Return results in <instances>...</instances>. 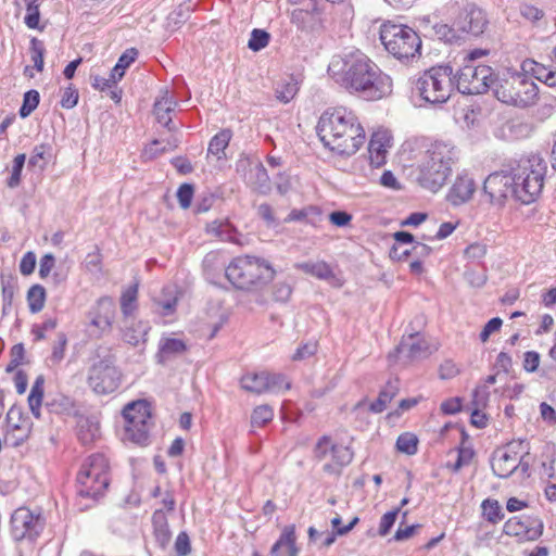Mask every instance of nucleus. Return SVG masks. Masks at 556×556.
Returning a JSON list of instances; mask_svg holds the SVG:
<instances>
[{
    "mask_svg": "<svg viewBox=\"0 0 556 556\" xmlns=\"http://www.w3.org/2000/svg\"><path fill=\"white\" fill-rule=\"evenodd\" d=\"M328 73L348 92L367 101H377L392 93V78L359 50L334 55Z\"/></svg>",
    "mask_w": 556,
    "mask_h": 556,
    "instance_id": "obj_1",
    "label": "nucleus"
},
{
    "mask_svg": "<svg viewBox=\"0 0 556 556\" xmlns=\"http://www.w3.org/2000/svg\"><path fill=\"white\" fill-rule=\"evenodd\" d=\"M317 131L324 146L341 155L355 154L365 141L358 117L345 108L326 111L319 118Z\"/></svg>",
    "mask_w": 556,
    "mask_h": 556,
    "instance_id": "obj_2",
    "label": "nucleus"
},
{
    "mask_svg": "<svg viewBox=\"0 0 556 556\" xmlns=\"http://www.w3.org/2000/svg\"><path fill=\"white\" fill-rule=\"evenodd\" d=\"M459 160L458 149L447 141H434L417 166V184L431 192H438L448 180L453 167Z\"/></svg>",
    "mask_w": 556,
    "mask_h": 556,
    "instance_id": "obj_3",
    "label": "nucleus"
},
{
    "mask_svg": "<svg viewBox=\"0 0 556 556\" xmlns=\"http://www.w3.org/2000/svg\"><path fill=\"white\" fill-rule=\"evenodd\" d=\"M270 263L262 257L244 255L235 257L225 268V276L236 288L258 290L275 278Z\"/></svg>",
    "mask_w": 556,
    "mask_h": 556,
    "instance_id": "obj_4",
    "label": "nucleus"
},
{
    "mask_svg": "<svg viewBox=\"0 0 556 556\" xmlns=\"http://www.w3.org/2000/svg\"><path fill=\"white\" fill-rule=\"evenodd\" d=\"M514 198L521 204L535 202L542 193L546 165L540 155H531L518 162L511 170Z\"/></svg>",
    "mask_w": 556,
    "mask_h": 556,
    "instance_id": "obj_5",
    "label": "nucleus"
},
{
    "mask_svg": "<svg viewBox=\"0 0 556 556\" xmlns=\"http://www.w3.org/2000/svg\"><path fill=\"white\" fill-rule=\"evenodd\" d=\"M485 49H473L464 59L462 68L455 75L457 90L464 94H481L494 84V72L491 66L479 63L486 56Z\"/></svg>",
    "mask_w": 556,
    "mask_h": 556,
    "instance_id": "obj_6",
    "label": "nucleus"
},
{
    "mask_svg": "<svg viewBox=\"0 0 556 556\" xmlns=\"http://www.w3.org/2000/svg\"><path fill=\"white\" fill-rule=\"evenodd\" d=\"M453 70L447 65L433 66L425 71L415 83V91L431 104L446 102L453 92Z\"/></svg>",
    "mask_w": 556,
    "mask_h": 556,
    "instance_id": "obj_7",
    "label": "nucleus"
},
{
    "mask_svg": "<svg viewBox=\"0 0 556 556\" xmlns=\"http://www.w3.org/2000/svg\"><path fill=\"white\" fill-rule=\"evenodd\" d=\"M380 40L384 49L397 60L415 58L421 48V40L413 28L391 22L381 25Z\"/></svg>",
    "mask_w": 556,
    "mask_h": 556,
    "instance_id": "obj_8",
    "label": "nucleus"
},
{
    "mask_svg": "<svg viewBox=\"0 0 556 556\" xmlns=\"http://www.w3.org/2000/svg\"><path fill=\"white\" fill-rule=\"evenodd\" d=\"M109 460L103 454H93L83 464L78 475L79 494L97 497L109 486Z\"/></svg>",
    "mask_w": 556,
    "mask_h": 556,
    "instance_id": "obj_9",
    "label": "nucleus"
},
{
    "mask_svg": "<svg viewBox=\"0 0 556 556\" xmlns=\"http://www.w3.org/2000/svg\"><path fill=\"white\" fill-rule=\"evenodd\" d=\"M494 93L503 103L525 108L536 99L538 86L525 75L514 74L501 80Z\"/></svg>",
    "mask_w": 556,
    "mask_h": 556,
    "instance_id": "obj_10",
    "label": "nucleus"
},
{
    "mask_svg": "<svg viewBox=\"0 0 556 556\" xmlns=\"http://www.w3.org/2000/svg\"><path fill=\"white\" fill-rule=\"evenodd\" d=\"M528 450L526 441H514L495 451L491 462L493 472L500 478H508L519 467L522 471H527L528 463L523 457L528 454Z\"/></svg>",
    "mask_w": 556,
    "mask_h": 556,
    "instance_id": "obj_11",
    "label": "nucleus"
},
{
    "mask_svg": "<svg viewBox=\"0 0 556 556\" xmlns=\"http://www.w3.org/2000/svg\"><path fill=\"white\" fill-rule=\"evenodd\" d=\"M121 382V372L114 365L112 356H105L94 362L88 374V383L98 394L114 392Z\"/></svg>",
    "mask_w": 556,
    "mask_h": 556,
    "instance_id": "obj_12",
    "label": "nucleus"
},
{
    "mask_svg": "<svg viewBox=\"0 0 556 556\" xmlns=\"http://www.w3.org/2000/svg\"><path fill=\"white\" fill-rule=\"evenodd\" d=\"M138 308V283L129 286L121 296V331L125 342L137 345L139 337L137 334L136 312Z\"/></svg>",
    "mask_w": 556,
    "mask_h": 556,
    "instance_id": "obj_13",
    "label": "nucleus"
},
{
    "mask_svg": "<svg viewBox=\"0 0 556 556\" xmlns=\"http://www.w3.org/2000/svg\"><path fill=\"white\" fill-rule=\"evenodd\" d=\"M437 349V345L432 344L425 336L412 333L402 339L394 353L389 354V358L396 357L403 364H408L429 357Z\"/></svg>",
    "mask_w": 556,
    "mask_h": 556,
    "instance_id": "obj_14",
    "label": "nucleus"
},
{
    "mask_svg": "<svg viewBox=\"0 0 556 556\" xmlns=\"http://www.w3.org/2000/svg\"><path fill=\"white\" fill-rule=\"evenodd\" d=\"M241 387L248 392L261 394L264 392L279 393L290 389L286 376L277 372H248L241 378Z\"/></svg>",
    "mask_w": 556,
    "mask_h": 556,
    "instance_id": "obj_15",
    "label": "nucleus"
},
{
    "mask_svg": "<svg viewBox=\"0 0 556 556\" xmlns=\"http://www.w3.org/2000/svg\"><path fill=\"white\" fill-rule=\"evenodd\" d=\"M482 191L490 205L502 208L509 195L514 197V178L510 173H492L485 178Z\"/></svg>",
    "mask_w": 556,
    "mask_h": 556,
    "instance_id": "obj_16",
    "label": "nucleus"
},
{
    "mask_svg": "<svg viewBox=\"0 0 556 556\" xmlns=\"http://www.w3.org/2000/svg\"><path fill=\"white\" fill-rule=\"evenodd\" d=\"M43 529V519L26 507H20L11 516V533L16 541L35 539Z\"/></svg>",
    "mask_w": 556,
    "mask_h": 556,
    "instance_id": "obj_17",
    "label": "nucleus"
},
{
    "mask_svg": "<svg viewBox=\"0 0 556 556\" xmlns=\"http://www.w3.org/2000/svg\"><path fill=\"white\" fill-rule=\"evenodd\" d=\"M115 318V303L109 298L99 299L88 312L89 331L94 337L111 331Z\"/></svg>",
    "mask_w": 556,
    "mask_h": 556,
    "instance_id": "obj_18",
    "label": "nucleus"
},
{
    "mask_svg": "<svg viewBox=\"0 0 556 556\" xmlns=\"http://www.w3.org/2000/svg\"><path fill=\"white\" fill-rule=\"evenodd\" d=\"M5 440L13 446L23 444L29 437L33 424L20 407L12 406L7 414Z\"/></svg>",
    "mask_w": 556,
    "mask_h": 556,
    "instance_id": "obj_19",
    "label": "nucleus"
},
{
    "mask_svg": "<svg viewBox=\"0 0 556 556\" xmlns=\"http://www.w3.org/2000/svg\"><path fill=\"white\" fill-rule=\"evenodd\" d=\"M139 400L129 402L122 410L118 435L127 446L139 444Z\"/></svg>",
    "mask_w": 556,
    "mask_h": 556,
    "instance_id": "obj_20",
    "label": "nucleus"
},
{
    "mask_svg": "<svg viewBox=\"0 0 556 556\" xmlns=\"http://www.w3.org/2000/svg\"><path fill=\"white\" fill-rule=\"evenodd\" d=\"M503 532L520 541H535L543 533V522L538 518L526 517L521 519L514 517L504 523Z\"/></svg>",
    "mask_w": 556,
    "mask_h": 556,
    "instance_id": "obj_21",
    "label": "nucleus"
},
{
    "mask_svg": "<svg viewBox=\"0 0 556 556\" xmlns=\"http://www.w3.org/2000/svg\"><path fill=\"white\" fill-rule=\"evenodd\" d=\"M393 137L388 129L376 130L369 140V163L372 167H381L387 162L389 150L392 148Z\"/></svg>",
    "mask_w": 556,
    "mask_h": 556,
    "instance_id": "obj_22",
    "label": "nucleus"
},
{
    "mask_svg": "<svg viewBox=\"0 0 556 556\" xmlns=\"http://www.w3.org/2000/svg\"><path fill=\"white\" fill-rule=\"evenodd\" d=\"M316 458L328 459L329 453H334V465L345 466L351 463L353 454L349 447L342 444H334L329 437H323L316 443L314 450Z\"/></svg>",
    "mask_w": 556,
    "mask_h": 556,
    "instance_id": "obj_23",
    "label": "nucleus"
},
{
    "mask_svg": "<svg viewBox=\"0 0 556 556\" xmlns=\"http://www.w3.org/2000/svg\"><path fill=\"white\" fill-rule=\"evenodd\" d=\"M177 101L169 94L167 89L160 90L153 104V116L155 121L166 127L169 131L176 130L172 125V114L175 112Z\"/></svg>",
    "mask_w": 556,
    "mask_h": 556,
    "instance_id": "obj_24",
    "label": "nucleus"
},
{
    "mask_svg": "<svg viewBox=\"0 0 556 556\" xmlns=\"http://www.w3.org/2000/svg\"><path fill=\"white\" fill-rule=\"evenodd\" d=\"M486 25L485 12L477 7L467 9L456 21V26L459 30L473 36L481 35Z\"/></svg>",
    "mask_w": 556,
    "mask_h": 556,
    "instance_id": "obj_25",
    "label": "nucleus"
},
{
    "mask_svg": "<svg viewBox=\"0 0 556 556\" xmlns=\"http://www.w3.org/2000/svg\"><path fill=\"white\" fill-rule=\"evenodd\" d=\"M476 192V184L468 173L457 175L453 186L448 190L447 200L453 205H460L468 202Z\"/></svg>",
    "mask_w": 556,
    "mask_h": 556,
    "instance_id": "obj_26",
    "label": "nucleus"
},
{
    "mask_svg": "<svg viewBox=\"0 0 556 556\" xmlns=\"http://www.w3.org/2000/svg\"><path fill=\"white\" fill-rule=\"evenodd\" d=\"M177 302V288L165 287L162 293L153 300V309L157 315L165 318L164 323H169L176 313Z\"/></svg>",
    "mask_w": 556,
    "mask_h": 556,
    "instance_id": "obj_27",
    "label": "nucleus"
},
{
    "mask_svg": "<svg viewBox=\"0 0 556 556\" xmlns=\"http://www.w3.org/2000/svg\"><path fill=\"white\" fill-rule=\"evenodd\" d=\"M294 267L317 279L326 280L333 287H341L343 283L325 261L295 263Z\"/></svg>",
    "mask_w": 556,
    "mask_h": 556,
    "instance_id": "obj_28",
    "label": "nucleus"
},
{
    "mask_svg": "<svg viewBox=\"0 0 556 556\" xmlns=\"http://www.w3.org/2000/svg\"><path fill=\"white\" fill-rule=\"evenodd\" d=\"M245 181L260 193L265 194L270 190L269 176L264 165L260 162L250 164V168L245 174Z\"/></svg>",
    "mask_w": 556,
    "mask_h": 556,
    "instance_id": "obj_29",
    "label": "nucleus"
},
{
    "mask_svg": "<svg viewBox=\"0 0 556 556\" xmlns=\"http://www.w3.org/2000/svg\"><path fill=\"white\" fill-rule=\"evenodd\" d=\"M282 547H286L288 549L289 556H298L299 548L296 546L295 527L293 525L286 526L282 529L279 539L271 546L270 554L273 556H278L279 551Z\"/></svg>",
    "mask_w": 556,
    "mask_h": 556,
    "instance_id": "obj_30",
    "label": "nucleus"
},
{
    "mask_svg": "<svg viewBox=\"0 0 556 556\" xmlns=\"http://www.w3.org/2000/svg\"><path fill=\"white\" fill-rule=\"evenodd\" d=\"M232 132L230 129H222L210 141L207 148V157L222 160L226 157V149L231 140Z\"/></svg>",
    "mask_w": 556,
    "mask_h": 556,
    "instance_id": "obj_31",
    "label": "nucleus"
},
{
    "mask_svg": "<svg viewBox=\"0 0 556 556\" xmlns=\"http://www.w3.org/2000/svg\"><path fill=\"white\" fill-rule=\"evenodd\" d=\"M91 86L101 91H109L110 98L115 102L121 100V91L117 90L116 84L121 80V78H113V71L109 74L108 77H102L99 75H91Z\"/></svg>",
    "mask_w": 556,
    "mask_h": 556,
    "instance_id": "obj_32",
    "label": "nucleus"
},
{
    "mask_svg": "<svg viewBox=\"0 0 556 556\" xmlns=\"http://www.w3.org/2000/svg\"><path fill=\"white\" fill-rule=\"evenodd\" d=\"M206 231L223 241L241 244V241L237 237L236 229L228 222L214 220L206 226Z\"/></svg>",
    "mask_w": 556,
    "mask_h": 556,
    "instance_id": "obj_33",
    "label": "nucleus"
},
{
    "mask_svg": "<svg viewBox=\"0 0 556 556\" xmlns=\"http://www.w3.org/2000/svg\"><path fill=\"white\" fill-rule=\"evenodd\" d=\"M399 393V381H388L384 388L380 391L378 399L370 404V410L372 413H381L387 408V405Z\"/></svg>",
    "mask_w": 556,
    "mask_h": 556,
    "instance_id": "obj_34",
    "label": "nucleus"
},
{
    "mask_svg": "<svg viewBox=\"0 0 556 556\" xmlns=\"http://www.w3.org/2000/svg\"><path fill=\"white\" fill-rule=\"evenodd\" d=\"M186 344L182 340L176 338H162L159 344V355L162 361L184 353Z\"/></svg>",
    "mask_w": 556,
    "mask_h": 556,
    "instance_id": "obj_35",
    "label": "nucleus"
},
{
    "mask_svg": "<svg viewBox=\"0 0 556 556\" xmlns=\"http://www.w3.org/2000/svg\"><path fill=\"white\" fill-rule=\"evenodd\" d=\"M43 383L45 379L42 376L37 377L35 380L30 393L28 395V405L30 412L36 418L40 417V407L43 399Z\"/></svg>",
    "mask_w": 556,
    "mask_h": 556,
    "instance_id": "obj_36",
    "label": "nucleus"
},
{
    "mask_svg": "<svg viewBox=\"0 0 556 556\" xmlns=\"http://www.w3.org/2000/svg\"><path fill=\"white\" fill-rule=\"evenodd\" d=\"M152 525L156 539L165 544L169 541L170 532L168 529L167 518L163 509H156L152 516Z\"/></svg>",
    "mask_w": 556,
    "mask_h": 556,
    "instance_id": "obj_37",
    "label": "nucleus"
},
{
    "mask_svg": "<svg viewBox=\"0 0 556 556\" xmlns=\"http://www.w3.org/2000/svg\"><path fill=\"white\" fill-rule=\"evenodd\" d=\"M529 71L538 80L544 83L548 87H556V71L534 61L529 63Z\"/></svg>",
    "mask_w": 556,
    "mask_h": 556,
    "instance_id": "obj_38",
    "label": "nucleus"
},
{
    "mask_svg": "<svg viewBox=\"0 0 556 556\" xmlns=\"http://www.w3.org/2000/svg\"><path fill=\"white\" fill-rule=\"evenodd\" d=\"M298 91H299L298 81L291 76V77H288L287 79L280 81L277 85L275 94L279 101H281L283 103H288L289 101H291L294 98V96L298 93Z\"/></svg>",
    "mask_w": 556,
    "mask_h": 556,
    "instance_id": "obj_39",
    "label": "nucleus"
},
{
    "mask_svg": "<svg viewBox=\"0 0 556 556\" xmlns=\"http://www.w3.org/2000/svg\"><path fill=\"white\" fill-rule=\"evenodd\" d=\"M177 146L178 142L176 139L168 140L166 143H164V141L153 140L151 144L146 147L143 152H141V160H153L163 152L177 148Z\"/></svg>",
    "mask_w": 556,
    "mask_h": 556,
    "instance_id": "obj_40",
    "label": "nucleus"
},
{
    "mask_svg": "<svg viewBox=\"0 0 556 556\" xmlns=\"http://www.w3.org/2000/svg\"><path fill=\"white\" fill-rule=\"evenodd\" d=\"M46 290L40 285H34L27 292L28 307L31 313H39L46 303Z\"/></svg>",
    "mask_w": 556,
    "mask_h": 556,
    "instance_id": "obj_41",
    "label": "nucleus"
},
{
    "mask_svg": "<svg viewBox=\"0 0 556 556\" xmlns=\"http://www.w3.org/2000/svg\"><path fill=\"white\" fill-rule=\"evenodd\" d=\"M138 56V51L135 48L126 50L118 59L115 66L112 68L113 78H123L126 70L132 64Z\"/></svg>",
    "mask_w": 556,
    "mask_h": 556,
    "instance_id": "obj_42",
    "label": "nucleus"
},
{
    "mask_svg": "<svg viewBox=\"0 0 556 556\" xmlns=\"http://www.w3.org/2000/svg\"><path fill=\"white\" fill-rule=\"evenodd\" d=\"M396 448L407 455H414L418 450V439L414 433L405 432L399 435Z\"/></svg>",
    "mask_w": 556,
    "mask_h": 556,
    "instance_id": "obj_43",
    "label": "nucleus"
},
{
    "mask_svg": "<svg viewBox=\"0 0 556 556\" xmlns=\"http://www.w3.org/2000/svg\"><path fill=\"white\" fill-rule=\"evenodd\" d=\"M38 0H16L18 5H24L27 10V14L25 15V24L29 28H37L39 24V11H38Z\"/></svg>",
    "mask_w": 556,
    "mask_h": 556,
    "instance_id": "obj_44",
    "label": "nucleus"
},
{
    "mask_svg": "<svg viewBox=\"0 0 556 556\" xmlns=\"http://www.w3.org/2000/svg\"><path fill=\"white\" fill-rule=\"evenodd\" d=\"M482 510L486 520L492 523H497L504 517L498 502L494 500H484L482 502Z\"/></svg>",
    "mask_w": 556,
    "mask_h": 556,
    "instance_id": "obj_45",
    "label": "nucleus"
},
{
    "mask_svg": "<svg viewBox=\"0 0 556 556\" xmlns=\"http://www.w3.org/2000/svg\"><path fill=\"white\" fill-rule=\"evenodd\" d=\"M475 457V451L470 445L462 443L457 451V460L452 466L454 471H458L463 467L469 466Z\"/></svg>",
    "mask_w": 556,
    "mask_h": 556,
    "instance_id": "obj_46",
    "label": "nucleus"
},
{
    "mask_svg": "<svg viewBox=\"0 0 556 556\" xmlns=\"http://www.w3.org/2000/svg\"><path fill=\"white\" fill-rule=\"evenodd\" d=\"M274 417V410L268 405L257 406L251 416L252 426L263 427Z\"/></svg>",
    "mask_w": 556,
    "mask_h": 556,
    "instance_id": "obj_47",
    "label": "nucleus"
},
{
    "mask_svg": "<svg viewBox=\"0 0 556 556\" xmlns=\"http://www.w3.org/2000/svg\"><path fill=\"white\" fill-rule=\"evenodd\" d=\"M269 42V34L263 29H253L248 42V47L252 51H260Z\"/></svg>",
    "mask_w": 556,
    "mask_h": 556,
    "instance_id": "obj_48",
    "label": "nucleus"
},
{
    "mask_svg": "<svg viewBox=\"0 0 556 556\" xmlns=\"http://www.w3.org/2000/svg\"><path fill=\"white\" fill-rule=\"evenodd\" d=\"M30 53L34 66L38 72L43 70L45 45L41 40L33 38L30 41Z\"/></svg>",
    "mask_w": 556,
    "mask_h": 556,
    "instance_id": "obj_49",
    "label": "nucleus"
},
{
    "mask_svg": "<svg viewBox=\"0 0 556 556\" xmlns=\"http://www.w3.org/2000/svg\"><path fill=\"white\" fill-rule=\"evenodd\" d=\"M25 161H26V155L25 154H17L14 157L13 166H12V170H11V176L8 179V186L10 188H15V187H17L20 185V182H21V174H22V169L24 167Z\"/></svg>",
    "mask_w": 556,
    "mask_h": 556,
    "instance_id": "obj_50",
    "label": "nucleus"
},
{
    "mask_svg": "<svg viewBox=\"0 0 556 556\" xmlns=\"http://www.w3.org/2000/svg\"><path fill=\"white\" fill-rule=\"evenodd\" d=\"M39 104V92L29 90L24 94L23 104L20 109V115L27 117Z\"/></svg>",
    "mask_w": 556,
    "mask_h": 556,
    "instance_id": "obj_51",
    "label": "nucleus"
},
{
    "mask_svg": "<svg viewBox=\"0 0 556 556\" xmlns=\"http://www.w3.org/2000/svg\"><path fill=\"white\" fill-rule=\"evenodd\" d=\"M194 194L193 186L190 184H182L177 190V199L182 208H188L191 205Z\"/></svg>",
    "mask_w": 556,
    "mask_h": 556,
    "instance_id": "obj_52",
    "label": "nucleus"
},
{
    "mask_svg": "<svg viewBox=\"0 0 556 556\" xmlns=\"http://www.w3.org/2000/svg\"><path fill=\"white\" fill-rule=\"evenodd\" d=\"M399 511H400V508H396L394 510L386 513L381 517L380 523H379V529H378V533L380 536H386L389 533V531L391 530V528L393 527V525L396 520Z\"/></svg>",
    "mask_w": 556,
    "mask_h": 556,
    "instance_id": "obj_53",
    "label": "nucleus"
},
{
    "mask_svg": "<svg viewBox=\"0 0 556 556\" xmlns=\"http://www.w3.org/2000/svg\"><path fill=\"white\" fill-rule=\"evenodd\" d=\"M489 395L488 386L476 388L472 396V407L483 409L488 404Z\"/></svg>",
    "mask_w": 556,
    "mask_h": 556,
    "instance_id": "obj_54",
    "label": "nucleus"
},
{
    "mask_svg": "<svg viewBox=\"0 0 556 556\" xmlns=\"http://www.w3.org/2000/svg\"><path fill=\"white\" fill-rule=\"evenodd\" d=\"M486 254V245L484 243L475 242L465 250L466 258L470 261H480Z\"/></svg>",
    "mask_w": 556,
    "mask_h": 556,
    "instance_id": "obj_55",
    "label": "nucleus"
},
{
    "mask_svg": "<svg viewBox=\"0 0 556 556\" xmlns=\"http://www.w3.org/2000/svg\"><path fill=\"white\" fill-rule=\"evenodd\" d=\"M317 352L316 342H306L299 346L292 356L293 361H303L313 356Z\"/></svg>",
    "mask_w": 556,
    "mask_h": 556,
    "instance_id": "obj_56",
    "label": "nucleus"
},
{
    "mask_svg": "<svg viewBox=\"0 0 556 556\" xmlns=\"http://www.w3.org/2000/svg\"><path fill=\"white\" fill-rule=\"evenodd\" d=\"M503 325V320L500 317H494L490 319L485 326L483 327L481 333H480V340L482 342H486L491 334L500 331L501 327Z\"/></svg>",
    "mask_w": 556,
    "mask_h": 556,
    "instance_id": "obj_57",
    "label": "nucleus"
},
{
    "mask_svg": "<svg viewBox=\"0 0 556 556\" xmlns=\"http://www.w3.org/2000/svg\"><path fill=\"white\" fill-rule=\"evenodd\" d=\"M46 163H47L46 147L45 146L35 147L33 154L29 157L28 165L43 169L46 166Z\"/></svg>",
    "mask_w": 556,
    "mask_h": 556,
    "instance_id": "obj_58",
    "label": "nucleus"
},
{
    "mask_svg": "<svg viewBox=\"0 0 556 556\" xmlns=\"http://www.w3.org/2000/svg\"><path fill=\"white\" fill-rule=\"evenodd\" d=\"M36 267V254L31 251L24 254L20 263V271L24 276H28L34 273Z\"/></svg>",
    "mask_w": 556,
    "mask_h": 556,
    "instance_id": "obj_59",
    "label": "nucleus"
},
{
    "mask_svg": "<svg viewBox=\"0 0 556 556\" xmlns=\"http://www.w3.org/2000/svg\"><path fill=\"white\" fill-rule=\"evenodd\" d=\"M55 265V258L52 254H46L40 258L39 263V276L41 279H46Z\"/></svg>",
    "mask_w": 556,
    "mask_h": 556,
    "instance_id": "obj_60",
    "label": "nucleus"
},
{
    "mask_svg": "<svg viewBox=\"0 0 556 556\" xmlns=\"http://www.w3.org/2000/svg\"><path fill=\"white\" fill-rule=\"evenodd\" d=\"M540 365V354L534 351H528L523 357V368L528 372H533Z\"/></svg>",
    "mask_w": 556,
    "mask_h": 556,
    "instance_id": "obj_61",
    "label": "nucleus"
},
{
    "mask_svg": "<svg viewBox=\"0 0 556 556\" xmlns=\"http://www.w3.org/2000/svg\"><path fill=\"white\" fill-rule=\"evenodd\" d=\"M379 184L392 190H400L401 184L391 170H384L379 178Z\"/></svg>",
    "mask_w": 556,
    "mask_h": 556,
    "instance_id": "obj_62",
    "label": "nucleus"
},
{
    "mask_svg": "<svg viewBox=\"0 0 556 556\" xmlns=\"http://www.w3.org/2000/svg\"><path fill=\"white\" fill-rule=\"evenodd\" d=\"M329 220L334 226L345 227L352 220V215L344 211H334V212L330 213Z\"/></svg>",
    "mask_w": 556,
    "mask_h": 556,
    "instance_id": "obj_63",
    "label": "nucleus"
},
{
    "mask_svg": "<svg viewBox=\"0 0 556 556\" xmlns=\"http://www.w3.org/2000/svg\"><path fill=\"white\" fill-rule=\"evenodd\" d=\"M101 266V254L98 250H94L93 252H90L87 254L85 258V267L89 271H98L100 270Z\"/></svg>",
    "mask_w": 556,
    "mask_h": 556,
    "instance_id": "obj_64",
    "label": "nucleus"
}]
</instances>
